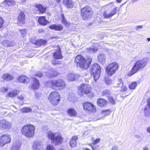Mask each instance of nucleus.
Segmentation results:
<instances>
[{"mask_svg":"<svg viewBox=\"0 0 150 150\" xmlns=\"http://www.w3.org/2000/svg\"><path fill=\"white\" fill-rule=\"evenodd\" d=\"M91 89V86L87 84H83L78 87V90L81 93V96L84 94H87L90 93Z\"/></svg>","mask_w":150,"mask_h":150,"instance_id":"9d476101","label":"nucleus"},{"mask_svg":"<svg viewBox=\"0 0 150 150\" xmlns=\"http://www.w3.org/2000/svg\"><path fill=\"white\" fill-rule=\"evenodd\" d=\"M117 10V8H116L113 9L110 12L108 11L105 12L103 13V16L104 17L106 18L111 17L116 14Z\"/></svg>","mask_w":150,"mask_h":150,"instance_id":"f3484780","label":"nucleus"},{"mask_svg":"<svg viewBox=\"0 0 150 150\" xmlns=\"http://www.w3.org/2000/svg\"><path fill=\"white\" fill-rule=\"evenodd\" d=\"M35 7L38 8L40 13H43L45 12L46 11V8L44 7L40 4H36L35 5Z\"/></svg>","mask_w":150,"mask_h":150,"instance_id":"bb28decb","label":"nucleus"},{"mask_svg":"<svg viewBox=\"0 0 150 150\" xmlns=\"http://www.w3.org/2000/svg\"><path fill=\"white\" fill-rule=\"evenodd\" d=\"M142 25H138L136 26V28L137 30L139 29H141L142 28Z\"/></svg>","mask_w":150,"mask_h":150,"instance_id":"680f3d73","label":"nucleus"},{"mask_svg":"<svg viewBox=\"0 0 150 150\" xmlns=\"http://www.w3.org/2000/svg\"><path fill=\"white\" fill-rule=\"evenodd\" d=\"M144 114L146 116H147L149 115V112L147 108H145L144 110Z\"/></svg>","mask_w":150,"mask_h":150,"instance_id":"603ef678","label":"nucleus"},{"mask_svg":"<svg viewBox=\"0 0 150 150\" xmlns=\"http://www.w3.org/2000/svg\"><path fill=\"white\" fill-rule=\"evenodd\" d=\"M118 147L117 146H114L112 148V150H117Z\"/></svg>","mask_w":150,"mask_h":150,"instance_id":"13d9d810","label":"nucleus"},{"mask_svg":"<svg viewBox=\"0 0 150 150\" xmlns=\"http://www.w3.org/2000/svg\"><path fill=\"white\" fill-rule=\"evenodd\" d=\"M122 0H116L119 3H120Z\"/></svg>","mask_w":150,"mask_h":150,"instance_id":"338daca9","label":"nucleus"},{"mask_svg":"<svg viewBox=\"0 0 150 150\" xmlns=\"http://www.w3.org/2000/svg\"><path fill=\"white\" fill-rule=\"evenodd\" d=\"M4 23V21L2 18L0 17V28L2 26V25Z\"/></svg>","mask_w":150,"mask_h":150,"instance_id":"6e6d98bb","label":"nucleus"},{"mask_svg":"<svg viewBox=\"0 0 150 150\" xmlns=\"http://www.w3.org/2000/svg\"><path fill=\"white\" fill-rule=\"evenodd\" d=\"M35 75L39 77H41L42 76V74L41 73H38Z\"/></svg>","mask_w":150,"mask_h":150,"instance_id":"bf43d9fd","label":"nucleus"},{"mask_svg":"<svg viewBox=\"0 0 150 150\" xmlns=\"http://www.w3.org/2000/svg\"><path fill=\"white\" fill-rule=\"evenodd\" d=\"M90 72L91 74L93 75L94 80L96 81L100 76L101 68L99 65L97 63L93 64L91 68Z\"/></svg>","mask_w":150,"mask_h":150,"instance_id":"39448f33","label":"nucleus"},{"mask_svg":"<svg viewBox=\"0 0 150 150\" xmlns=\"http://www.w3.org/2000/svg\"><path fill=\"white\" fill-rule=\"evenodd\" d=\"M19 110L22 113H27L31 112L32 109L28 107H25L20 109Z\"/></svg>","mask_w":150,"mask_h":150,"instance_id":"72a5a7b5","label":"nucleus"},{"mask_svg":"<svg viewBox=\"0 0 150 150\" xmlns=\"http://www.w3.org/2000/svg\"><path fill=\"white\" fill-rule=\"evenodd\" d=\"M8 91V88L6 87H3L1 88L0 91L1 92L6 93H7Z\"/></svg>","mask_w":150,"mask_h":150,"instance_id":"c03bdc74","label":"nucleus"},{"mask_svg":"<svg viewBox=\"0 0 150 150\" xmlns=\"http://www.w3.org/2000/svg\"><path fill=\"white\" fill-rule=\"evenodd\" d=\"M100 139L99 138L97 139L96 140L93 141V144H96L100 142Z\"/></svg>","mask_w":150,"mask_h":150,"instance_id":"5fc2aeb1","label":"nucleus"},{"mask_svg":"<svg viewBox=\"0 0 150 150\" xmlns=\"http://www.w3.org/2000/svg\"><path fill=\"white\" fill-rule=\"evenodd\" d=\"M25 15L23 12H21L19 14L18 19V24L19 26H22L25 23Z\"/></svg>","mask_w":150,"mask_h":150,"instance_id":"2eb2a0df","label":"nucleus"},{"mask_svg":"<svg viewBox=\"0 0 150 150\" xmlns=\"http://www.w3.org/2000/svg\"><path fill=\"white\" fill-rule=\"evenodd\" d=\"M110 93V91L108 90L103 91L102 92V95L104 96H108Z\"/></svg>","mask_w":150,"mask_h":150,"instance_id":"a18cd8bd","label":"nucleus"},{"mask_svg":"<svg viewBox=\"0 0 150 150\" xmlns=\"http://www.w3.org/2000/svg\"><path fill=\"white\" fill-rule=\"evenodd\" d=\"M83 108L86 111L94 112L96 111V107L92 103L88 102H85L83 104Z\"/></svg>","mask_w":150,"mask_h":150,"instance_id":"f8f14e48","label":"nucleus"},{"mask_svg":"<svg viewBox=\"0 0 150 150\" xmlns=\"http://www.w3.org/2000/svg\"><path fill=\"white\" fill-rule=\"evenodd\" d=\"M147 131L150 133V127H148L147 128Z\"/></svg>","mask_w":150,"mask_h":150,"instance_id":"e2e57ef3","label":"nucleus"},{"mask_svg":"<svg viewBox=\"0 0 150 150\" xmlns=\"http://www.w3.org/2000/svg\"><path fill=\"white\" fill-rule=\"evenodd\" d=\"M21 144L18 141L15 142L13 144L10 148V150H20Z\"/></svg>","mask_w":150,"mask_h":150,"instance_id":"4be33fe9","label":"nucleus"},{"mask_svg":"<svg viewBox=\"0 0 150 150\" xmlns=\"http://www.w3.org/2000/svg\"><path fill=\"white\" fill-rule=\"evenodd\" d=\"M120 87L121 88V91H122L124 92L127 91V88L126 86H124V85L122 86H121Z\"/></svg>","mask_w":150,"mask_h":150,"instance_id":"3c124183","label":"nucleus"},{"mask_svg":"<svg viewBox=\"0 0 150 150\" xmlns=\"http://www.w3.org/2000/svg\"><path fill=\"white\" fill-rule=\"evenodd\" d=\"M2 78L4 79L7 81L12 80L13 78V76L12 75L8 74H4L2 76Z\"/></svg>","mask_w":150,"mask_h":150,"instance_id":"7c9ffc66","label":"nucleus"},{"mask_svg":"<svg viewBox=\"0 0 150 150\" xmlns=\"http://www.w3.org/2000/svg\"><path fill=\"white\" fill-rule=\"evenodd\" d=\"M92 61L91 57H88L86 59H85L84 57L81 55H79L76 57V62L77 63V67H79L83 69H87L89 65Z\"/></svg>","mask_w":150,"mask_h":150,"instance_id":"f257e3e1","label":"nucleus"},{"mask_svg":"<svg viewBox=\"0 0 150 150\" xmlns=\"http://www.w3.org/2000/svg\"><path fill=\"white\" fill-rule=\"evenodd\" d=\"M52 63L53 64H58L57 61H53L52 62Z\"/></svg>","mask_w":150,"mask_h":150,"instance_id":"0e129e2a","label":"nucleus"},{"mask_svg":"<svg viewBox=\"0 0 150 150\" xmlns=\"http://www.w3.org/2000/svg\"><path fill=\"white\" fill-rule=\"evenodd\" d=\"M17 98H18L19 102H21V105H22L23 104V102L24 100V96L23 95H20L17 97Z\"/></svg>","mask_w":150,"mask_h":150,"instance_id":"de8ad7c7","label":"nucleus"},{"mask_svg":"<svg viewBox=\"0 0 150 150\" xmlns=\"http://www.w3.org/2000/svg\"><path fill=\"white\" fill-rule=\"evenodd\" d=\"M20 32L23 37L25 35L26 33V30L25 29H20Z\"/></svg>","mask_w":150,"mask_h":150,"instance_id":"49530a36","label":"nucleus"},{"mask_svg":"<svg viewBox=\"0 0 150 150\" xmlns=\"http://www.w3.org/2000/svg\"><path fill=\"white\" fill-rule=\"evenodd\" d=\"M21 132L23 135L27 137H32L35 134V127L32 125H25L21 129Z\"/></svg>","mask_w":150,"mask_h":150,"instance_id":"7ed1b4c3","label":"nucleus"},{"mask_svg":"<svg viewBox=\"0 0 150 150\" xmlns=\"http://www.w3.org/2000/svg\"><path fill=\"white\" fill-rule=\"evenodd\" d=\"M98 59L100 62H105V57L104 54L103 52L99 54L98 56Z\"/></svg>","mask_w":150,"mask_h":150,"instance_id":"c756f323","label":"nucleus"},{"mask_svg":"<svg viewBox=\"0 0 150 150\" xmlns=\"http://www.w3.org/2000/svg\"><path fill=\"white\" fill-rule=\"evenodd\" d=\"M47 136L49 139H51L57 145L61 144L63 140L59 133H54L49 132L47 133Z\"/></svg>","mask_w":150,"mask_h":150,"instance_id":"20e7f679","label":"nucleus"},{"mask_svg":"<svg viewBox=\"0 0 150 150\" xmlns=\"http://www.w3.org/2000/svg\"><path fill=\"white\" fill-rule=\"evenodd\" d=\"M12 123L5 119L0 120V128L4 129H9L12 127Z\"/></svg>","mask_w":150,"mask_h":150,"instance_id":"9b49d317","label":"nucleus"},{"mask_svg":"<svg viewBox=\"0 0 150 150\" xmlns=\"http://www.w3.org/2000/svg\"><path fill=\"white\" fill-rule=\"evenodd\" d=\"M147 105L148 107L150 108V98L147 100Z\"/></svg>","mask_w":150,"mask_h":150,"instance_id":"052dcab7","label":"nucleus"},{"mask_svg":"<svg viewBox=\"0 0 150 150\" xmlns=\"http://www.w3.org/2000/svg\"><path fill=\"white\" fill-rule=\"evenodd\" d=\"M33 83L31 86V88L33 90L38 89L40 86L38 81L35 78H33Z\"/></svg>","mask_w":150,"mask_h":150,"instance_id":"aec40b11","label":"nucleus"},{"mask_svg":"<svg viewBox=\"0 0 150 150\" xmlns=\"http://www.w3.org/2000/svg\"><path fill=\"white\" fill-rule=\"evenodd\" d=\"M49 28L51 29H54L55 30L61 31L63 29V27L61 25H57L53 24L49 26Z\"/></svg>","mask_w":150,"mask_h":150,"instance_id":"b1692460","label":"nucleus"},{"mask_svg":"<svg viewBox=\"0 0 150 150\" xmlns=\"http://www.w3.org/2000/svg\"><path fill=\"white\" fill-rule=\"evenodd\" d=\"M105 82L107 84H110L112 82V81L109 78H105Z\"/></svg>","mask_w":150,"mask_h":150,"instance_id":"8fccbe9b","label":"nucleus"},{"mask_svg":"<svg viewBox=\"0 0 150 150\" xmlns=\"http://www.w3.org/2000/svg\"><path fill=\"white\" fill-rule=\"evenodd\" d=\"M7 43L8 44V46H13V43H12V42L10 41H8Z\"/></svg>","mask_w":150,"mask_h":150,"instance_id":"4d7b16f0","label":"nucleus"},{"mask_svg":"<svg viewBox=\"0 0 150 150\" xmlns=\"http://www.w3.org/2000/svg\"><path fill=\"white\" fill-rule=\"evenodd\" d=\"M57 48L58 49L57 51L55 52L53 54L54 58L56 59H62L63 58V56L61 55V52L60 50V49L59 46H56Z\"/></svg>","mask_w":150,"mask_h":150,"instance_id":"dca6fc26","label":"nucleus"},{"mask_svg":"<svg viewBox=\"0 0 150 150\" xmlns=\"http://www.w3.org/2000/svg\"><path fill=\"white\" fill-rule=\"evenodd\" d=\"M74 93H70L69 94L68 98L69 101H72L74 98Z\"/></svg>","mask_w":150,"mask_h":150,"instance_id":"58836bf2","label":"nucleus"},{"mask_svg":"<svg viewBox=\"0 0 150 150\" xmlns=\"http://www.w3.org/2000/svg\"><path fill=\"white\" fill-rule=\"evenodd\" d=\"M60 98L59 94L56 91L51 93L48 97L50 103L54 106L58 104L60 100Z\"/></svg>","mask_w":150,"mask_h":150,"instance_id":"0eeeda50","label":"nucleus"},{"mask_svg":"<svg viewBox=\"0 0 150 150\" xmlns=\"http://www.w3.org/2000/svg\"><path fill=\"white\" fill-rule=\"evenodd\" d=\"M117 84V87H120L123 85V83L122 80V79H118Z\"/></svg>","mask_w":150,"mask_h":150,"instance_id":"79ce46f5","label":"nucleus"},{"mask_svg":"<svg viewBox=\"0 0 150 150\" xmlns=\"http://www.w3.org/2000/svg\"><path fill=\"white\" fill-rule=\"evenodd\" d=\"M111 112L110 109H107L102 110L100 112V115L101 117L98 119H100L102 118L109 115Z\"/></svg>","mask_w":150,"mask_h":150,"instance_id":"393cba45","label":"nucleus"},{"mask_svg":"<svg viewBox=\"0 0 150 150\" xmlns=\"http://www.w3.org/2000/svg\"><path fill=\"white\" fill-rule=\"evenodd\" d=\"M143 150H149L147 147H145L143 148Z\"/></svg>","mask_w":150,"mask_h":150,"instance_id":"69168bd1","label":"nucleus"},{"mask_svg":"<svg viewBox=\"0 0 150 150\" xmlns=\"http://www.w3.org/2000/svg\"><path fill=\"white\" fill-rule=\"evenodd\" d=\"M46 150H56V149L53 145L49 144L46 147Z\"/></svg>","mask_w":150,"mask_h":150,"instance_id":"37998d69","label":"nucleus"},{"mask_svg":"<svg viewBox=\"0 0 150 150\" xmlns=\"http://www.w3.org/2000/svg\"><path fill=\"white\" fill-rule=\"evenodd\" d=\"M97 104L98 106L103 107L107 105V102L104 99L100 98L97 100Z\"/></svg>","mask_w":150,"mask_h":150,"instance_id":"5701e85b","label":"nucleus"},{"mask_svg":"<svg viewBox=\"0 0 150 150\" xmlns=\"http://www.w3.org/2000/svg\"><path fill=\"white\" fill-rule=\"evenodd\" d=\"M36 42L37 44H39L40 45H45L47 42L45 40L41 39L38 40Z\"/></svg>","mask_w":150,"mask_h":150,"instance_id":"a19ab883","label":"nucleus"},{"mask_svg":"<svg viewBox=\"0 0 150 150\" xmlns=\"http://www.w3.org/2000/svg\"><path fill=\"white\" fill-rule=\"evenodd\" d=\"M118 69V64L116 62H111L106 67L105 72L108 76H111L115 74Z\"/></svg>","mask_w":150,"mask_h":150,"instance_id":"423d86ee","label":"nucleus"},{"mask_svg":"<svg viewBox=\"0 0 150 150\" xmlns=\"http://www.w3.org/2000/svg\"><path fill=\"white\" fill-rule=\"evenodd\" d=\"M46 76H48L49 77H54L57 76L58 74L57 71L55 70H53L50 67H49L48 70L46 71Z\"/></svg>","mask_w":150,"mask_h":150,"instance_id":"4468645a","label":"nucleus"},{"mask_svg":"<svg viewBox=\"0 0 150 150\" xmlns=\"http://www.w3.org/2000/svg\"><path fill=\"white\" fill-rule=\"evenodd\" d=\"M75 76L74 74H70L67 76V79L70 81H72L74 80Z\"/></svg>","mask_w":150,"mask_h":150,"instance_id":"ea45409f","label":"nucleus"},{"mask_svg":"<svg viewBox=\"0 0 150 150\" xmlns=\"http://www.w3.org/2000/svg\"><path fill=\"white\" fill-rule=\"evenodd\" d=\"M69 144L71 147H74L75 146V137L73 136L70 139Z\"/></svg>","mask_w":150,"mask_h":150,"instance_id":"4c0bfd02","label":"nucleus"},{"mask_svg":"<svg viewBox=\"0 0 150 150\" xmlns=\"http://www.w3.org/2000/svg\"><path fill=\"white\" fill-rule=\"evenodd\" d=\"M81 15L83 20H86L90 17L92 14V12L91 8L88 6H86L83 8L81 10Z\"/></svg>","mask_w":150,"mask_h":150,"instance_id":"1a4fd4ad","label":"nucleus"},{"mask_svg":"<svg viewBox=\"0 0 150 150\" xmlns=\"http://www.w3.org/2000/svg\"><path fill=\"white\" fill-rule=\"evenodd\" d=\"M117 10V8H116L113 9L110 12L108 11L105 12L103 13V16L104 17L106 18L111 17L116 14Z\"/></svg>","mask_w":150,"mask_h":150,"instance_id":"a211bd4d","label":"nucleus"},{"mask_svg":"<svg viewBox=\"0 0 150 150\" xmlns=\"http://www.w3.org/2000/svg\"><path fill=\"white\" fill-rule=\"evenodd\" d=\"M68 114L71 116H73L75 115V111L74 109L69 108L67 110Z\"/></svg>","mask_w":150,"mask_h":150,"instance_id":"c9c22d12","label":"nucleus"},{"mask_svg":"<svg viewBox=\"0 0 150 150\" xmlns=\"http://www.w3.org/2000/svg\"><path fill=\"white\" fill-rule=\"evenodd\" d=\"M108 100L110 103L112 104L115 103V101L113 98L111 97H109Z\"/></svg>","mask_w":150,"mask_h":150,"instance_id":"09e8293b","label":"nucleus"},{"mask_svg":"<svg viewBox=\"0 0 150 150\" xmlns=\"http://www.w3.org/2000/svg\"><path fill=\"white\" fill-rule=\"evenodd\" d=\"M98 50V49L96 48H88L86 50V52L90 54L93 53H96L97 52Z\"/></svg>","mask_w":150,"mask_h":150,"instance_id":"2f4dec72","label":"nucleus"},{"mask_svg":"<svg viewBox=\"0 0 150 150\" xmlns=\"http://www.w3.org/2000/svg\"><path fill=\"white\" fill-rule=\"evenodd\" d=\"M35 97L37 99H39L41 96V94L40 93H36L35 94Z\"/></svg>","mask_w":150,"mask_h":150,"instance_id":"864d4df0","label":"nucleus"},{"mask_svg":"<svg viewBox=\"0 0 150 150\" xmlns=\"http://www.w3.org/2000/svg\"><path fill=\"white\" fill-rule=\"evenodd\" d=\"M51 83L52 87L54 89L57 88H59L60 89H63L66 87L64 82L61 79L52 80L51 81Z\"/></svg>","mask_w":150,"mask_h":150,"instance_id":"6e6552de","label":"nucleus"},{"mask_svg":"<svg viewBox=\"0 0 150 150\" xmlns=\"http://www.w3.org/2000/svg\"><path fill=\"white\" fill-rule=\"evenodd\" d=\"M64 5L68 8H72L74 6V4L71 0H63Z\"/></svg>","mask_w":150,"mask_h":150,"instance_id":"412c9836","label":"nucleus"},{"mask_svg":"<svg viewBox=\"0 0 150 150\" xmlns=\"http://www.w3.org/2000/svg\"><path fill=\"white\" fill-rule=\"evenodd\" d=\"M62 17V23L66 26H68L70 24L68 23L67 21L66 20L63 14H62L61 15Z\"/></svg>","mask_w":150,"mask_h":150,"instance_id":"f704fd0d","label":"nucleus"},{"mask_svg":"<svg viewBox=\"0 0 150 150\" xmlns=\"http://www.w3.org/2000/svg\"><path fill=\"white\" fill-rule=\"evenodd\" d=\"M147 63L146 58H145L137 62L133 66L130 72L128 74V76H131L138 71L142 69L146 66Z\"/></svg>","mask_w":150,"mask_h":150,"instance_id":"f03ea898","label":"nucleus"},{"mask_svg":"<svg viewBox=\"0 0 150 150\" xmlns=\"http://www.w3.org/2000/svg\"><path fill=\"white\" fill-rule=\"evenodd\" d=\"M38 21L40 24L43 25H46L49 23L48 21L45 19V16L39 18Z\"/></svg>","mask_w":150,"mask_h":150,"instance_id":"c85d7f7f","label":"nucleus"},{"mask_svg":"<svg viewBox=\"0 0 150 150\" xmlns=\"http://www.w3.org/2000/svg\"><path fill=\"white\" fill-rule=\"evenodd\" d=\"M18 80L19 82L25 84H27L29 82V79L27 76L24 75L19 76L18 77Z\"/></svg>","mask_w":150,"mask_h":150,"instance_id":"6ab92c4d","label":"nucleus"},{"mask_svg":"<svg viewBox=\"0 0 150 150\" xmlns=\"http://www.w3.org/2000/svg\"><path fill=\"white\" fill-rule=\"evenodd\" d=\"M19 93V91L17 90H15L10 92L6 95L7 97H15Z\"/></svg>","mask_w":150,"mask_h":150,"instance_id":"a878e982","label":"nucleus"},{"mask_svg":"<svg viewBox=\"0 0 150 150\" xmlns=\"http://www.w3.org/2000/svg\"><path fill=\"white\" fill-rule=\"evenodd\" d=\"M11 141L10 136L4 134L0 137V146H4L5 144L9 143Z\"/></svg>","mask_w":150,"mask_h":150,"instance_id":"ddd939ff","label":"nucleus"},{"mask_svg":"<svg viewBox=\"0 0 150 150\" xmlns=\"http://www.w3.org/2000/svg\"><path fill=\"white\" fill-rule=\"evenodd\" d=\"M137 82H133L129 85V87L131 89H135L137 87Z\"/></svg>","mask_w":150,"mask_h":150,"instance_id":"e433bc0d","label":"nucleus"},{"mask_svg":"<svg viewBox=\"0 0 150 150\" xmlns=\"http://www.w3.org/2000/svg\"><path fill=\"white\" fill-rule=\"evenodd\" d=\"M39 32H42L43 31V30L42 29H40L39 30Z\"/></svg>","mask_w":150,"mask_h":150,"instance_id":"774afa93","label":"nucleus"},{"mask_svg":"<svg viewBox=\"0 0 150 150\" xmlns=\"http://www.w3.org/2000/svg\"><path fill=\"white\" fill-rule=\"evenodd\" d=\"M15 2L12 0H5L3 3L2 5L3 6L4 5H5L6 8L8 6H11L15 4Z\"/></svg>","mask_w":150,"mask_h":150,"instance_id":"cd10ccee","label":"nucleus"},{"mask_svg":"<svg viewBox=\"0 0 150 150\" xmlns=\"http://www.w3.org/2000/svg\"><path fill=\"white\" fill-rule=\"evenodd\" d=\"M40 145L38 142H35L33 143V150H40Z\"/></svg>","mask_w":150,"mask_h":150,"instance_id":"473e14b6","label":"nucleus"}]
</instances>
